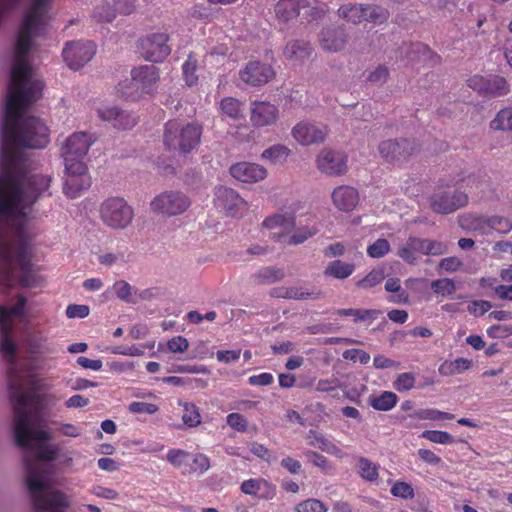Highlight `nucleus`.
Instances as JSON below:
<instances>
[{"instance_id": "37998d69", "label": "nucleus", "mask_w": 512, "mask_h": 512, "mask_svg": "<svg viewBox=\"0 0 512 512\" xmlns=\"http://www.w3.org/2000/svg\"><path fill=\"white\" fill-rule=\"evenodd\" d=\"M290 154V149L285 145L277 144L264 150L261 154V158L269 160L271 163L277 164L286 161Z\"/></svg>"}, {"instance_id": "2eb2a0df", "label": "nucleus", "mask_w": 512, "mask_h": 512, "mask_svg": "<svg viewBox=\"0 0 512 512\" xmlns=\"http://www.w3.org/2000/svg\"><path fill=\"white\" fill-rule=\"evenodd\" d=\"M230 174L240 182L252 184L265 179L267 170L257 163L239 162L230 167Z\"/></svg>"}, {"instance_id": "2f4dec72", "label": "nucleus", "mask_w": 512, "mask_h": 512, "mask_svg": "<svg viewBox=\"0 0 512 512\" xmlns=\"http://www.w3.org/2000/svg\"><path fill=\"white\" fill-rule=\"evenodd\" d=\"M316 232V228H302L297 230L292 236L282 235L281 233H272L271 238L277 242L286 243L289 245H298L305 242L309 237L315 235Z\"/></svg>"}, {"instance_id": "3c124183", "label": "nucleus", "mask_w": 512, "mask_h": 512, "mask_svg": "<svg viewBox=\"0 0 512 512\" xmlns=\"http://www.w3.org/2000/svg\"><path fill=\"white\" fill-rule=\"evenodd\" d=\"M486 224V228H488V234L493 230L503 234L512 230V222L508 218L501 216L487 217Z\"/></svg>"}, {"instance_id": "9b49d317", "label": "nucleus", "mask_w": 512, "mask_h": 512, "mask_svg": "<svg viewBox=\"0 0 512 512\" xmlns=\"http://www.w3.org/2000/svg\"><path fill=\"white\" fill-rule=\"evenodd\" d=\"M214 204L230 217L241 216L247 210V202L235 190L222 186L215 190Z\"/></svg>"}, {"instance_id": "20e7f679", "label": "nucleus", "mask_w": 512, "mask_h": 512, "mask_svg": "<svg viewBox=\"0 0 512 512\" xmlns=\"http://www.w3.org/2000/svg\"><path fill=\"white\" fill-rule=\"evenodd\" d=\"M160 79L159 68L155 65H140L131 70V80L120 82L117 93L126 100L138 101L144 95H152Z\"/></svg>"}, {"instance_id": "423d86ee", "label": "nucleus", "mask_w": 512, "mask_h": 512, "mask_svg": "<svg viewBox=\"0 0 512 512\" xmlns=\"http://www.w3.org/2000/svg\"><path fill=\"white\" fill-rule=\"evenodd\" d=\"M100 218L112 229H124L134 218V210L124 198L110 197L100 205Z\"/></svg>"}, {"instance_id": "680f3d73", "label": "nucleus", "mask_w": 512, "mask_h": 512, "mask_svg": "<svg viewBox=\"0 0 512 512\" xmlns=\"http://www.w3.org/2000/svg\"><path fill=\"white\" fill-rule=\"evenodd\" d=\"M128 410H129V412L134 413V414L152 415V414H155L159 410V407L153 403L133 401L129 404Z\"/></svg>"}, {"instance_id": "4c0bfd02", "label": "nucleus", "mask_w": 512, "mask_h": 512, "mask_svg": "<svg viewBox=\"0 0 512 512\" xmlns=\"http://www.w3.org/2000/svg\"><path fill=\"white\" fill-rule=\"evenodd\" d=\"M510 86L504 77L494 75L489 76L488 87L486 88L485 95L500 97L508 94Z\"/></svg>"}, {"instance_id": "6ab92c4d", "label": "nucleus", "mask_w": 512, "mask_h": 512, "mask_svg": "<svg viewBox=\"0 0 512 512\" xmlns=\"http://www.w3.org/2000/svg\"><path fill=\"white\" fill-rule=\"evenodd\" d=\"M94 142L95 138L92 135L86 132H75L66 139L61 148V155L83 158Z\"/></svg>"}, {"instance_id": "e433bc0d", "label": "nucleus", "mask_w": 512, "mask_h": 512, "mask_svg": "<svg viewBox=\"0 0 512 512\" xmlns=\"http://www.w3.org/2000/svg\"><path fill=\"white\" fill-rule=\"evenodd\" d=\"M397 396L395 393L390 391H385L381 393L379 396L371 397L369 402L370 405L378 411H389L393 407H395L397 403Z\"/></svg>"}, {"instance_id": "79ce46f5", "label": "nucleus", "mask_w": 512, "mask_h": 512, "mask_svg": "<svg viewBox=\"0 0 512 512\" xmlns=\"http://www.w3.org/2000/svg\"><path fill=\"white\" fill-rule=\"evenodd\" d=\"M64 160L66 175L84 176L89 175L86 164L80 157L61 155Z\"/></svg>"}, {"instance_id": "5fc2aeb1", "label": "nucleus", "mask_w": 512, "mask_h": 512, "mask_svg": "<svg viewBox=\"0 0 512 512\" xmlns=\"http://www.w3.org/2000/svg\"><path fill=\"white\" fill-rule=\"evenodd\" d=\"M415 382V375L410 372H405L397 376L393 386L398 392H405L411 390L415 386Z\"/></svg>"}, {"instance_id": "58836bf2", "label": "nucleus", "mask_w": 512, "mask_h": 512, "mask_svg": "<svg viewBox=\"0 0 512 512\" xmlns=\"http://www.w3.org/2000/svg\"><path fill=\"white\" fill-rule=\"evenodd\" d=\"M294 225V221L292 217H286L284 215H273L267 217L263 221V226L267 229H278L279 231L275 232L281 233L282 235H286L285 231L291 228Z\"/></svg>"}, {"instance_id": "864d4df0", "label": "nucleus", "mask_w": 512, "mask_h": 512, "mask_svg": "<svg viewBox=\"0 0 512 512\" xmlns=\"http://www.w3.org/2000/svg\"><path fill=\"white\" fill-rule=\"evenodd\" d=\"M420 437L427 439L436 444L445 445V444H452L454 442L453 436L445 431L426 430V431L422 432Z\"/></svg>"}, {"instance_id": "a19ab883", "label": "nucleus", "mask_w": 512, "mask_h": 512, "mask_svg": "<svg viewBox=\"0 0 512 512\" xmlns=\"http://www.w3.org/2000/svg\"><path fill=\"white\" fill-rule=\"evenodd\" d=\"M183 408L182 421L188 427H196L201 423V415L198 407L191 402L179 401Z\"/></svg>"}, {"instance_id": "f704fd0d", "label": "nucleus", "mask_w": 512, "mask_h": 512, "mask_svg": "<svg viewBox=\"0 0 512 512\" xmlns=\"http://www.w3.org/2000/svg\"><path fill=\"white\" fill-rule=\"evenodd\" d=\"M338 14L354 24L364 21L365 18V5L362 4H345L338 9Z\"/></svg>"}, {"instance_id": "13d9d810", "label": "nucleus", "mask_w": 512, "mask_h": 512, "mask_svg": "<svg viewBox=\"0 0 512 512\" xmlns=\"http://www.w3.org/2000/svg\"><path fill=\"white\" fill-rule=\"evenodd\" d=\"M390 251V244L384 238L377 239L373 244L367 247V254L371 258H381Z\"/></svg>"}, {"instance_id": "ddd939ff", "label": "nucleus", "mask_w": 512, "mask_h": 512, "mask_svg": "<svg viewBox=\"0 0 512 512\" xmlns=\"http://www.w3.org/2000/svg\"><path fill=\"white\" fill-rule=\"evenodd\" d=\"M467 195L457 190H437L431 197V208L439 214H449L467 203Z\"/></svg>"}, {"instance_id": "0eeeda50", "label": "nucleus", "mask_w": 512, "mask_h": 512, "mask_svg": "<svg viewBox=\"0 0 512 512\" xmlns=\"http://www.w3.org/2000/svg\"><path fill=\"white\" fill-rule=\"evenodd\" d=\"M166 460L182 474H203L210 468V460L203 453H190L183 449L173 448L166 454Z\"/></svg>"}, {"instance_id": "39448f33", "label": "nucleus", "mask_w": 512, "mask_h": 512, "mask_svg": "<svg viewBox=\"0 0 512 512\" xmlns=\"http://www.w3.org/2000/svg\"><path fill=\"white\" fill-rule=\"evenodd\" d=\"M203 133L201 124L170 120L165 124L163 142L167 149L188 154L196 149Z\"/></svg>"}, {"instance_id": "473e14b6", "label": "nucleus", "mask_w": 512, "mask_h": 512, "mask_svg": "<svg viewBox=\"0 0 512 512\" xmlns=\"http://www.w3.org/2000/svg\"><path fill=\"white\" fill-rule=\"evenodd\" d=\"M355 271L353 263L343 262L341 260H334L330 262L325 268V274L335 279H346Z\"/></svg>"}, {"instance_id": "cd10ccee", "label": "nucleus", "mask_w": 512, "mask_h": 512, "mask_svg": "<svg viewBox=\"0 0 512 512\" xmlns=\"http://www.w3.org/2000/svg\"><path fill=\"white\" fill-rule=\"evenodd\" d=\"M26 351L29 354L30 363L27 367V371L34 372L39 370L41 367L37 364L38 360L42 355L53 353V349L41 340H31L28 342Z\"/></svg>"}, {"instance_id": "a18cd8bd", "label": "nucleus", "mask_w": 512, "mask_h": 512, "mask_svg": "<svg viewBox=\"0 0 512 512\" xmlns=\"http://www.w3.org/2000/svg\"><path fill=\"white\" fill-rule=\"evenodd\" d=\"M221 112L230 118L242 117V103L234 97H225L220 103Z\"/></svg>"}, {"instance_id": "7ed1b4c3", "label": "nucleus", "mask_w": 512, "mask_h": 512, "mask_svg": "<svg viewBox=\"0 0 512 512\" xmlns=\"http://www.w3.org/2000/svg\"><path fill=\"white\" fill-rule=\"evenodd\" d=\"M13 415L15 416L14 413ZM43 431L45 432V430ZM46 433L50 436L47 439L31 437L25 445H20L14 421V437L17 446L28 451L32 448L31 442H36L35 455L27 452L23 457L26 471L25 483L35 512H66L71 506L69 496L62 490L50 488L49 471L40 463V461L55 460L58 453L57 446L44 443L52 438L48 431Z\"/></svg>"}, {"instance_id": "6e6d98bb", "label": "nucleus", "mask_w": 512, "mask_h": 512, "mask_svg": "<svg viewBox=\"0 0 512 512\" xmlns=\"http://www.w3.org/2000/svg\"><path fill=\"white\" fill-rule=\"evenodd\" d=\"M431 288L435 294L442 296L451 295L456 290L454 282L448 278L434 280L431 283Z\"/></svg>"}, {"instance_id": "a878e982", "label": "nucleus", "mask_w": 512, "mask_h": 512, "mask_svg": "<svg viewBox=\"0 0 512 512\" xmlns=\"http://www.w3.org/2000/svg\"><path fill=\"white\" fill-rule=\"evenodd\" d=\"M91 186L90 175L77 176V175H66L63 192L71 198H77L81 195L84 190H87Z\"/></svg>"}, {"instance_id": "f3484780", "label": "nucleus", "mask_w": 512, "mask_h": 512, "mask_svg": "<svg viewBox=\"0 0 512 512\" xmlns=\"http://www.w3.org/2000/svg\"><path fill=\"white\" fill-rule=\"evenodd\" d=\"M22 383H23V393L24 394H36L41 397L40 402L30 403L25 407V411L29 414V429L32 432L43 431V429H36L32 426V413L27 410L28 407H33L35 411H38L41 408L43 396L40 395L39 391H45L49 389V385L46 383L45 379L40 378L36 374H29L26 377L22 375Z\"/></svg>"}, {"instance_id": "c85d7f7f", "label": "nucleus", "mask_w": 512, "mask_h": 512, "mask_svg": "<svg viewBox=\"0 0 512 512\" xmlns=\"http://www.w3.org/2000/svg\"><path fill=\"white\" fill-rule=\"evenodd\" d=\"M337 315L341 316H350L353 318L354 322H364L366 324H371L375 321L380 315L381 311L377 309H339L335 312Z\"/></svg>"}, {"instance_id": "e2e57ef3", "label": "nucleus", "mask_w": 512, "mask_h": 512, "mask_svg": "<svg viewBox=\"0 0 512 512\" xmlns=\"http://www.w3.org/2000/svg\"><path fill=\"white\" fill-rule=\"evenodd\" d=\"M277 298H288V299H304L308 293L299 291L296 288H275L271 293Z\"/></svg>"}, {"instance_id": "8fccbe9b", "label": "nucleus", "mask_w": 512, "mask_h": 512, "mask_svg": "<svg viewBox=\"0 0 512 512\" xmlns=\"http://www.w3.org/2000/svg\"><path fill=\"white\" fill-rule=\"evenodd\" d=\"M283 277V270L275 267L263 268L255 274L258 283H274L281 280Z\"/></svg>"}, {"instance_id": "72a5a7b5", "label": "nucleus", "mask_w": 512, "mask_h": 512, "mask_svg": "<svg viewBox=\"0 0 512 512\" xmlns=\"http://www.w3.org/2000/svg\"><path fill=\"white\" fill-rule=\"evenodd\" d=\"M487 217L478 216L474 214H467L459 218L460 226L469 231H477L481 234H488V228H486Z\"/></svg>"}, {"instance_id": "f257e3e1", "label": "nucleus", "mask_w": 512, "mask_h": 512, "mask_svg": "<svg viewBox=\"0 0 512 512\" xmlns=\"http://www.w3.org/2000/svg\"><path fill=\"white\" fill-rule=\"evenodd\" d=\"M49 0H33L23 17L14 49V65L2 122L0 184H50L42 174L25 175L24 149H43L49 143V129L38 117L23 114L42 96L43 82L32 77L29 53L33 38L46 25Z\"/></svg>"}, {"instance_id": "bf43d9fd", "label": "nucleus", "mask_w": 512, "mask_h": 512, "mask_svg": "<svg viewBox=\"0 0 512 512\" xmlns=\"http://www.w3.org/2000/svg\"><path fill=\"white\" fill-rule=\"evenodd\" d=\"M418 418L421 420L441 421L452 420L454 415L437 409H424L418 412Z\"/></svg>"}, {"instance_id": "c9c22d12", "label": "nucleus", "mask_w": 512, "mask_h": 512, "mask_svg": "<svg viewBox=\"0 0 512 512\" xmlns=\"http://www.w3.org/2000/svg\"><path fill=\"white\" fill-rule=\"evenodd\" d=\"M357 472L367 482H376L379 478V466L364 457L357 462Z\"/></svg>"}, {"instance_id": "09e8293b", "label": "nucleus", "mask_w": 512, "mask_h": 512, "mask_svg": "<svg viewBox=\"0 0 512 512\" xmlns=\"http://www.w3.org/2000/svg\"><path fill=\"white\" fill-rule=\"evenodd\" d=\"M389 18V12L380 6L365 5V21L382 24Z\"/></svg>"}, {"instance_id": "f8f14e48", "label": "nucleus", "mask_w": 512, "mask_h": 512, "mask_svg": "<svg viewBox=\"0 0 512 512\" xmlns=\"http://www.w3.org/2000/svg\"><path fill=\"white\" fill-rule=\"evenodd\" d=\"M96 53V46L91 41L67 43L63 49V58L67 65L78 70L88 63Z\"/></svg>"}, {"instance_id": "4468645a", "label": "nucleus", "mask_w": 512, "mask_h": 512, "mask_svg": "<svg viewBox=\"0 0 512 512\" xmlns=\"http://www.w3.org/2000/svg\"><path fill=\"white\" fill-rule=\"evenodd\" d=\"M275 77V71L271 65L250 61L240 70L239 78L247 85L258 87L267 84Z\"/></svg>"}, {"instance_id": "de8ad7c7", "label": "nucleus", "mask_w": 512, "mask_h": 512, "mask_svg": "<svg viewBox=\"0 0 512 512\" xmlns=\"http://www.w3.org/2000/svg\"><path fill=\"white\" fill-rule=\"evenodd\" d=\"M385 290L391 293H396L391 296V302L406 303L408 301V294L405 290L401 289L400 280L397 278H389L385 282Z\"/></svg>"}, {"instance_id": "774afa93", "label": "nucleus", "mask_w": 512, "mask_h": 512, "mask_svg": "<svg viewBox=\"0 0 512 512\" xmlns=\"http://www.w3.org/2000/svg\"><path fill=\"white\" fill-rule=\"evenodd\" d=\"M489 77L474 75L467 80V85L477 91L479 94L485 95L488 87Z\"/></svg>"}, {"instance_id": "a211bd4d", "label": "nucleus", "mask_w": 512, "mask_h": 512, "mask_svg": "<svg viewBox=\"0 0 512 512\" xmlns=\"http://www.w3.org/2000/svg\"><path fill=\"white\" fill-rule=\"evenodd\" d=\"M98 116L104 121H114V127L118 130H128L137 123V116L132 112L119 110L117 107L105 106L98 108Z\"/></svg>"}, {"instance_id": "aec40b11", "label": "nucleus", "mask_w": 512, "mask_h": 512, "mask_svg": "<svg viewBox=\"0 0 512 512\" xmlns=\"http://www.w3.org/2000/svg\"><path fill=\"white\" fill-rule=\"evenodd\" d=\"M332 201L337 209L352 211L359 202V193L354 187L339 186L332 193Z\"/></svg>"}, {"instance_id": "0e129e2a", "label": "nucleus", "mask_w": 512, "mask_h": 512, "mask_svg": "<svg viewBox=\"0 0 512 512\" xmlns=\"http://www.w3.org/2000/svg\"><path fill=\"white\" fill-rule=\"evenodd\" d=\"M226 420L227 424L238 432H245L247 430L248 422L246 418L240 413H230L228 414Z\"/></svg>"}, {"instance_id": "b1692460", "label": "nucleus", "mask_w": 512, "mask_h": 512, "mask_svg": "<svg viewBox=\"0 0 512 512\" xmlns=\"http://www.w3.org/2000/svg\"><path fill=\"white\" fill-rule=\"evenodd\" d=\"M292 135L299 144L307 146L318 141L320 131L315 124L300 122L293 128Z\"/></svg>"}, {"instance_id": "4be33fe9", "label": "nucleus", "mask_w": 512, "mask_h": 512, "mask_svg": "<svg viewBox=\"0 0 512 512\" xmlns=\"http://www.w3.org/2000/svg\"><path fill=\"white\" fill-rule=\"evenodd\" d=\"M320 422V403L306 407L303 410L301 425L311 427L307 435L308 444L314 445L320 440L318 435V423Z\"/></svg>"}, {"instance_id": "bb28decb", "label": "nucleus", "mask_w": 512, "mask_h": 512, "mask_svg": "<svg viewBox=\"0 0 512 512\" xmlns=\"http://www.w3.org/2000/svg\"><path fill=\"white\" fill-rule=\"evenodd\" d=\"M398 255L405 262L414 264L424 255V244L422 238L410 237L399 249Z\"/></svg>"}, {"instance_id": "ea45409f", "label": "nucleus", "mask_w": 512, "mask_h": 512, "mask_svg": "<svg viewBox=\"0 0 512 512\" xmlns=\"http://www.w3.org/2000/svg\"><path fill=\"white\" fill-rule=\"evenodd\" d=\"M427 53V47L421 43H413L404 45L400 48V54L405 55L406 59H402L405 64L420 61Z\"/></svg>"}, {"instance_id": "412c9836", "label": "nucleus", "mask_w": 512, "mask_h": 512, "mask_svg": "<svg viewBox=\"0 0 512 512\" xmlns=\"http://www.w3.org/2000/svg\"><path fill=\"white\" fill-rule=\"evenodd\" d=\"M347 157L340 151H325L322 156V172L328 175H342L347 172Z\"/></svg>"}, {"instance_id": "9d476101", "label": "nucleus", "mask_w": 512, "mask_h": 512, "mask_svg": "<svg viewBox=\"0 0 512 512\" xmlns=\"http://www.w3.org/2000/svg\"><path fill=\"white\" fill-rule=\"evenodd\" d=\"M317 14L316 7L309 0H279L275 5V16L278 21L288 23L298 16L309 22Z\"/></svg>"}, {"instance_id": "69168bd1", "label": "nucleus", "mask_w": 512, "mask_h": 512, "mask_svg": "<svg viewBox=\"0 0 512 512\" xmlns=\"http://www.w3.org/2000/svg\"><path fill=\"white\" fill-rule=\"evenodd\" d=\"M342 356L346 360L353 362H359L361 364H367L370 361V355L360 349H348L342 353Z\"/></svg>"}, {"instance_id": "4d7b16f0", "label": "nucleus", "mask_w": 512, "mask_h": 512, "mask_svg": "<svg viewBox=\"0 0 512 512\" xmlns=\"http://www.w3.org/2000/svg\"><path fill=\"white\" fill-rule=\"evenodd\" d=\"M424 244V255L427 256H439L447 252V244L431 239H423Z\"/></svg>"}, {"instance_id": "6e6552de", "label": "nucleus", "mask_w": 512, "mask_h": 512, "mask_svg": "<svg viewBox=\"0 0 512 512\" xmlns=\"http://www.w3.org/2000/svg\"><path fill=\"white\" fill-rule=\"evenodd\" d=\"M169 35L162 32L150 33L138 42L141 56L150 62H162L171 53Z\"/></svg>"}, {"instance_id": "393cba45", "label": "nucleus", "mask_w": 512, "mask_h": 512, "mask_svg": "<svg viewBox=\"0 0 512 512\" xmlns=\"http://www.w3.org/2000/svg\"><path fill=\"white\" fill-rule=\"evenodd\" d=\"M311 46L309 42L303 40H293L286 44L283 49L284 57L292 62H302L308 59L311 54Z\"/></svg>"}, {"instance_id": "1a4fd4ad", "label": "nucleus", "mask_w": 512, "mask_h": 512, "mask_svg": "<svg viewBox=\"0 0 512 512\" xmlns=\"http://www.w3.org/2000/svg\"><path fill=\"white\" fill-rule=\"evenodd\" d=\"M151 210L165 216H177L191 205L190 199L182 192L167 191L157 195L151 201Z\"/></svg>"}, {"instance_id": "dca6fc26", "label": "nucleus", "mask_w": 512, "mask_h": 512, "mask_svg": "<svg viewBox=\"0 0 512 512\" xmlns=\"http://www.w3.org/2000/svg\"><path fill=\"white\" fill-rule=\"evenodd\" d=\"M279 116L277 106L265 101H255L251 107L250 120L255 127H265L276 123Z\"/></svg>"}, {"instance_id": "338daca9", "label": "nucleus", "mask_w": 512, "mask_h": 512, "mask_svg": "<svg viewBox=\"0 0 512 512\" xmlns=\"http://www.w3.org/2000/svg\"><path fill=\"white\" fill-rule=\"evenodd\" d=\"M492 308V304L486 300H475L468 304L467 310L474 316H482Z\"/></svg>"}, {"instance_id": "c756f323", "label": "nucleus", "mask_w": 512, "mask_h": 512, "mask_svg": "<svg viewBox=\"0 0 512 512\" xmlns=\"http://www.w3.org/2000/svg\"><path fill=\"white\" fill-rule=\"evenodd\" d=\"M472 365V360L463 357L455 360H446L439 366V373L443 376L462 374L469 370Z\"/></svg>"}, {"instance_id": "7c9ffc66", "label": "nucleus", "mask_w": 512, "mask_h": 512, "mask_svg": "<svg viewBox=\"0 0 512 512\" xmlns=\"http://www.w3.org/2000/svg\"><path fill=\"white\" fill-rule=\"evenodd\" d=\"M358 343L354 339L350 338H340V337H328L322 338V346H325L324 350H322V354H325V361L330 362L333 359L337 358L340 354V351L336 348H332L333 345H341L347 346L351 344Z\"/></svg>"}, {"instance_id": "052dcab7", "label": "nucleus", "mask_w": 512, "mask_h": 512, "mask_svg": "<svg viewBox=\"0 0 512 512\" xmlns=\"http://www.w3.org/2000/svg\"><path fill=\"white\" fill-rule=\"evenodd\" d=\"M391 494L402 499H412L415 495L413 487L403 481H397L393 484Z\"/></svg>"}, {"instance_id": "5701e85b", "label": "nucleus", "mask_w": 512, "mask_h": 512, "mask_svg": "<svg viewBox=\"0 0 512 512\" xmlns=\"http://www.w3.org/2000/svg\"><path fill=\"white\" fill-rule=\"evenodd\" d=\"M409 142L406 139L387 140L379 145L380 154L388 160H397L410 154L408 151Z\"/></svg>"}, {"instance_id": "49530a36", "label": "nucleus", "mask_w": 512, "mask_h": 512, "mask_svg": "<svg viewBox=\"0 0 512 512\" xmlns=\"http://www.w3.org/2000/svg\"><path fill=\"white\" fill-rule=\"evenodd\" d=\"M197 67V58L193 53H190L182 66L183 76L188 86H193L198 82V76L196 75Z\"/></svg>"}, {"instance_id": "603ef678", "label": "nucleus", "mask_w": 512, "mask_h": 512, "mask_svg": "<svg viewBox=\"0 0 512 512\" xmlns=\"http://www.w3.org/2000/svg\"><path fill=\"white\" fill-rule=\"evenodd\" d=\"M385 278L384 271L382 269H373L363 279L357 281L356 286L362 289H370Z\"/></svg>"}, {"instance_id": "f03ea898", "label": "nucleus", "mask_w": 512, "mask_h": 512, "mask_svg": "<svg viewBox=\"0 0 512 512\" xmlns=\"http://www.w3.org/2000/svg\"><path fill=\"white\" fill-rule=\"evenodd\" d=\"M26 303V297L18 295L17 303L14 306L9 308L5 305H0V352L8 362L7 385L9 400L15 414L16 435L20 445H25L31 437L38 439L50 437L44 431L32 432L29 429V414L25 411V407L30 403L40 402L41 397L36 394L23 393L22 374L16 366V346L12 339L13 323L11 317L22 316Z\"/></svg>"}, {"instance_id": "c03bdc74", "label": "nucleus", "mask_w": 512, "mask_h": 512, "mask_svg": "<svg viewBox=\"0 0 512 512\" xmlns=\"http://www.w3.org/2000/svg\"><path fill=\"white\" fill-rule=\"evenodd\" d=\"M490 127L493 130L511 131L512 130V107L500 110L491 121Z\"/></svg>"}]
</instances>
